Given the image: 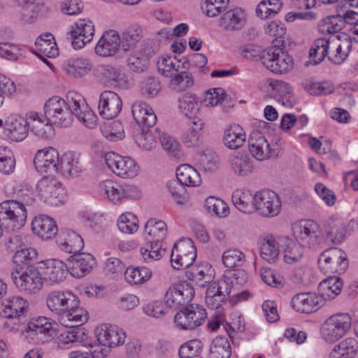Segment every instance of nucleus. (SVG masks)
Masks as SVG:
<instances>
[{
	"label": "nucleus",
	"instance_id": "1",
	"mask_svg": "<svg viewBox=\"0 0 358 358\" xmlns=\"http://www.w3.org/2000/svg\"><path fill=\"white\" fill-rule=\"evenodd\" d=\"M46 120L62 127H67L73 121V117L88 128L96 124V116L90 109L83 96L76 92H69L66 99L53 96L44 104Z\"/></svg>",
	"mask_w": 358,
	"mask_h": 358
},
{
	"label": "nucleus",
	"instance_id": "2",
	"mask_svg": "<svg viewBox=\"0 0 358 358\" xmlns=\"http://www.w3.org/2000/svg\"><path fill=\"white\" fill-rule=\"evenodd\" d=\"M48 308L66 327H78L88 320V313L80 306L78 297L69 289L54 290L45 298Z\"/></svg>",
	"mask_w": 358,
	"mask_h": 358
},
{
	"label": "nucleus",
	"instance_id": "3",
	"mask_svg": "<svg viewBox=\"0 0 358 358\" xmlns=\"http://www.w3.org/2000/svg\"><path fill=\"white\" fill-rule=\"evenodd\" d=\"M240 51L245 58L250 59L259 58L267 69L275 73H285L293 67L292 57L276 45L267 48L260 55L257 47L252 44L241 47Z\"/></svg>",
	"mask_w": 358,
	"mask_h": 358
},
{
	"label": "nucleus",
	"instance_id": "4",
	"mask_svg": "<svg viewBox=\"0 0 358 358\" xmlns=\"http://www.w3.org/2000/svg\"><path fill=\"white\" fill-rule=\"evenodd\" d=\"M34 193L26 190L17 199L6 200L0 203V220L10 229H20L26 222L27 208L34 205Z\"/></svg>",
	"mask_w": 358,
	"mask_h": 358
},
{
	"label": "nucleus",
	"instance_id": "5",
	"mask_svg": "<svg viewBox=\"0 0 358 358\" xmlns=\"http://www.w3.org/2000/svg\"><path fill=\"white\" fill-rule=\"evenodd\" d=\"M180 63L176 56L162 57L157 62L158 71L162 76L170 78L172 85L182 89L190 87L194 83L192 76L186 71L179 73Z\"/></svg>",
	"mask_w": 358,
	"mask_h": 358
},
{
	"label": "nucleus",
	"instance_id": "6",
	"mask_svg": "<svg viewBox=\"0 0 358 358\" xmlns=\"http://www.w3.org/2000/svg\"><path fill=\"white\" fill-rule=\"evenodd\" d=\"M351 324L352 320L348 314H334L322 324L320 329L322 338L327 343H334L347 334Z\"/></svg>",
	"mask_w": 358,
	"mask_h": 358
},
{
	"label": "nucleus",
	"instance_id": "7",
	"mask_svg": "<svg viewBox=\"0 0 358 358\" xmlns=\"http://www.w3.org/2000/svg\"><path fill=\"white\" fill-rule=\"evenodd\" d=\"M345 252L338 248H331L321 253L318 258L319 268L327 275L341 274L348 267Z\"/></svg>",
	"mask_w": 358,
	"mask_h": 358
},
{
	"label": "nucleus",
	"instance_id": "8",
	"mask_svg": "<svg viewBox=\"0 0 358 358\" xmlns=\"http://www.w3.org/2000/svg\"><path fill=\"white\" fill-rule=\"evenodd\" d=\"M36 189L41 199L50 206H57L66 200V191L54 176L42 178L38 182Z\"/></svg>",
	"mask_w": 358,
	"mask_h": 358
},
{
	"label": "nucleus",
	"instance_id": "9",
	"mask_svg": "<svg viewBox=\"0 0 358 358\" xmlns=\"http://www.w3.org/2000/svg\"><path fill=\"white\" fill-rule=\"evenodd\" d=\"M254 210L264 217L277 216L281 210V201L279 196L269 189L257 191L253 195Z\"/></svg>",
	"mask_w": 358,
	"mask_h": 358
},
{
	"label": "nucleus",
	"instance_id": "10",
	"mask_svg": "<svg viewBox=\"0 0 358 358\" xmlns=\"http://www.w3.org/2000/svg\"><path fill=\"white\" fill-rule=\"evenodd\" d=\"M232 289V281L224 276L209 285L206 291V304L215 312L223 313L222 304L226 301Z\"/></svg>",
	"mask_w": 358,
	"mask_h": 358
},
{
	"label": "nucleus",
	"instance_id": "11",
	"mask_svg": "<svg viewBox=\"0 0 358 358\" xmlns=\"http://www.w3.org/2000/svg\"><path fill=\"white\" fill-rule=\"evenodd\" d=\"M293 234L296 241L305 247L315 249L323 241L319 224L313 220H306L293 227Z\"/></svg>",
	"mask_w": 358,
	"mask_h": 358
},
{
	"label": "nucleus",
	"instance_id": "12",
	"mask_svg": "<svg viewBox=\"0 0 358 358\" xmlns=\"http://www.w3.org/2000/svg\"><path fill=\"white\" fill-rule=\"evenodd\" d=\"M206 318L207 313L203 306L191 304L176 314L174 322L180 329L192 330L201 326Z\"/></svg>",
	"mask_w": 358,
	"mask_h": 358
},
{
	"label": "nucleus",
	"instance_id": "13",
	"mask_svg": "<svg viewBox=\"0 0 358 358\" xmlns=\"http://www.w3.org/2000/svg\"><path fill=\"white\" fill-rule=\"evenodd\" d=\"M196 258V249L189 238L180 239L173 245L171 261L175 269H182L192 265Z\"/></svg>",
	"mask_w": 358,
	"mask_h": 358
},
{
	"label": "nucleus",
	"instance_id": "14",
	"mask_svg": "<svg viewBox=\"0 0 358 358\" xmlns=\"http://www.w3.org/2000/svg\"><path fill=\"white\" fill-rule=\"evenodd\" d=\"M10 276L16 287L27 294L35 293L43 287V278L37 267L12 271Z\"/></svg>",
	"mask_w": 358,
	"mask_h": 358
},
{
	"label": "nucleus",
	"instance_id": "15",
	"mask_svg": "<svg viewBox=\"0 0 358 358\" xmlns=\"http://www.w3.org/2000/svg\"><path fill=\"white\" fill-rule=\"evenodd\" d=\"M194 289L187 281H182L171 287L166 292L164 300L166 306L177 309L185 306L194 296Z\"/></svg>",
	"mask_w": 358,
	"mask_h": 358
},
{
	"label": "nucleus",
	"instance_id": "16",
	"mask_svg": "<svg viewBox=\"0 0 358 358\" xmlns=\"http://www.w3.org/2000/svg\"><path fill=\"white\" fill-rule=\"evenodd\" d=\"M59 159L58 151L52 147H48L36 152L34 163L38 173L53 176L59 172Z\"/></svg>",
	"mask_w": 358,
	"mask_h": 358
},
{
	"label": "nucleus",
	"instance_id": "17",
	"mask_svg": "<svg viewBox=\"0 0 358 358\" xmlns=\"http://www.w3.org/2000/svg\"><path fill=\"white\" fill-rule=\"evenodd\" d=\"M71 45L76 50L90 43L94 34V26L90 19H79L71 27Z\"/></svg>",
	"mask_w": 358,
	"mask_h": 358
},
{
	"label": "nucleus",
	"instance_id": "18",
	"mask_svg": "<svg viewBox=\"0 0 358 358\" xmlns=\"http://www.w3.org/2000/svg\"><path fill=\"white\" fill-rule=\"evenodd\" d=\"M27 338L44 342L47 338L55 336L52 324L45 317L30 321L22 331Z\"/></svg>",
	"mask_w": 358,
	"mask_h": 358
},
{
	"label": "nucleus",
	"instance_id": "19",
	"mask_svg": "<svg viewBox=\"0 0 358 358\" xmlns=\"http://www.w3.org/2000/svg\"><path fill=\"white\" fill-rule=\"evenodd\" d=\"M120 97L112 91H104L100 95L99 103V115L106 120L117 117L122 110Z\"/></svg>",
	"mask_w": 358,
	"mask_h": 358
},
{
	"label": "nucleus",
	"instance_id": "20",
	"mask_svg": "<svg viewBox=\"0 0 358 358\" xmlns=\"http://www.w3.org/2000/svg\"><path fill=\"white\" fill-rule=\"evenodd\" d=\"M96 337L97 342L111 348L122 345L126 334L123 329L116 326L104 324L96 329Z\"/></svg>",
	"mask_w": 358,
	"mask_h": 358
},
{
	"label": "nucleus",
	"instance_id": "21",
	"mask_svg": "<svg viewBox=\"0 0 358 358\" xmlns=\"http://www.w3.org/2000/svg\"><path fill=\"white\" fill-rule=\"evenodd\" d=\"M71 265L69 273L80 278L88 274L95 265V259L89 253H78L70 256L68 259Z\"/></svg>",
	"mask_w": 358,
	"mask_h": 358
},
{
	"label": "nucleus",
	"instance_id": "22",
	"mask_svg": "<svg viewBox=\"0 0 358 358\" xmlns=\"http://www.w3.org/2000/svg\"><path fill=\"white\" fill-rule=\"evenodd\" d=\"M293 307L299 312L310 313L317 310L324 304V298L315 293H300L292 299Z\"/></svg>",
	"mask_w": 358,
	"mask_h": 358
},
{
	"label": "nucleus",
	"instance_id": "23",
	"mask_svg": "<svg viewBox=\"0 0 358 358\" xmlns=\"http://www.w3.org/2000/svg\"><path fill=\"white\" fill-rule=\"evenodd\" d=\"M120 36L115 30L106 31L95 47V52L102 57L115 55L120 48Z\"/></svg>",
	"mask_w": 358,
	"mask_h": 358
},
{
	"label": "nucleus",
	"instance_id": "24",
	"mask_svg": "<svg viewBox=\"0 0 358 358\" xmlns=\"http://www.w3.org/2000/svg\"><path fill=\"white\" fill-rule=\"evenodd\" d=\"M248 147L251 155L257 160H264L271 157V149L262 132L252 131L248 139Z\"/></svg>",
	"mask_w": 358,
	"mask_h": 358
},
{
	"label": "nucleus",
	"instance_id": "25",
	"mask_svg": "<svg viewBox=\"0 0 358 358\" xmlns=\"http://www.w3.org/2000/svg\"><path fill=\"white\" fill-rule=\"evenodd\" d=\"M29 124L22 117H10L5 122L4 134L13 141H22L29 134Z\"/></svg>",
	"mask_w": 358,
	"mask_h": 358
},
{
	"label": "nucleus",
	"instance_id": "26",
	"mask_svg": "<svg viewBox=\"0 0 358 358\" xmlns=\"http://www.w3.org/2000/svg\"><path fill=\"white\" fill-rule=\"evenodd\" d=\"M31 229L34 234L45 240L52 238L58 231L55 220L45 215L34 217L31 222Z\"/></svg>",
	"mask_w": 358,
	"mask_h": 358
},
{
	"label": "nucleus",
	"instance_id": "27",
	"mask_svg": "<svg viewBox=\"0 0 358 358\" xmlns=\"http://www.w3.org/2000/svg\"><path fill=\"white\" fill-rule=\"evenodd\" d=\"M132 115L136 122L148 128L154 126L157 122V116L152 108L146 103L136 101L131 108Z\"/></svg>",
	"mask_w": 358,
	"mask_h": 358
},
{
	"label": "nucleus",
	"instance_id": "28",
	"mask_svg": "<svg viewBox=\"0 0 358 358\" xmlns=\"http://www.w3.org/2000/svg\"><path fill=\"white\" fill-rule=\"evenodd\" d=\"M94 75L112 85L122 86L125 83V75L119 68L110 65H99L94 69Z\"/></svg>",
	"mask_w": 358,
	"mask_h": 358
},
{
	"label": "nucleus",
	"instance_id": "29",
	"mask_svg": "<svg viewBox=\"0 0 358 358\" xmlns=\"http://www.w3.org/2000/svg\"><path fill=\"white\" fill-rule=\"evenodd\" d=\"M28 308V303L20 296L8 297L0 304V316L14 318L20 316Z\"/></svg>",
	"mask_w": 358,
	"mask_h": 358
},
{
	"label": "nucleus",
	"instance_id": "30",
	"mask_svg": "<svg viewBox=\"0 0 358 358\" xmlns=\"http://www.w3.org/2000/svg\"><path fill=\"white\" fill-rule=\"evenodd\" d=\"M231 171L238 176H246L254 169L252 160L247 155L241 152L231 155L229 159Z\"/></svg>",
	"mask_w": 358,
	"mask_h": 358
},
{
	"label": "nucleus",
	"instance_id": "31",
	"mask_svg": "<svg viewBox=\"0 0 358 358\" xmlns=\"http://www.w3.org/2000/svg\"><path fill=\"white\" fill-rule=\"evenodd\" d=\"M62 67L68 76L73 78H80L91 71L92 64L86 58H71L64 62Z\"/></svg>",
	"mask_w": 358,
	"mask_h": 358
},
{
	"label": "nucleus",
	"instance_id": "32",
	"mask_svg": "<svg viewBox=\"0 0 358 358\" xmlns=\"http://www.w3.org/2000/svg\"><path fill=\"white\" fill-rule=\"evenodd\" d=\"M38 252L34 248L25 247L17 250L13 257V261L15 268L13 271H23L26 268H35L34 264L37 261Z\"/></svg>",
	"mask_w": 358,
	"mask_h": 358
},
{
	"label": "nucleus",
	"instance_id": "33",
	"mask_svg": "<svg viewBox=\"0 0 358 358\" xmlns=\"http://www.w3.org/2000/svg\"><path fill=\"white\" fill-rule=\"evenodd\" d=\"M64 238L59 237L57 241L60 249L66 253L78 254L84 247L83 238L73 230H66L64 233Z\"/></svg>",
	"mask_w": 358,
	"mask_h": 358
},
{
	"label": "nucleus",
	"instance_id": "34",
	"mask_svg": "<svg viewBox=\"0 0 358 358\" xmlns=\"http://www.w3.org/2000/svg\"><path fill=\"white\" fill-rule=\"evenodd\" d=\"M220 25L229 31L241 29L245 22V14L240 8H234L224 13L220 20Z\"/></svg>",
	"mask_w": 358,
	"mask_h": 358
},
{
	"label": "nucleus",
	"instance_id": "35",
	"mask_svg": "<svg viewBox=\"0 0 358 358\" xmlns=\"http://www.w3.org/2000/svg\"><path fill=\"white\" fill-rule=\"evenodd\" d=\"M325 238L334 244L341 243L345 236V226L340 218L331 217L324 224Z\"/></svg>",
	"mask_w": 358,
	"mask_h": 358
},
{
	"label": "nucleus",
	"instance_id": "36",
	"mask_svg": "<svg viewBox=\"0 0 358 358\" xmlns=\"http://www.w3.org/2000/svg\"><path fill=\"white\" fill-rule=\"evenodd\" d=\"M45 264V278L52 283L57 284L62 282L69 272V267L59 259H50Z\"/></svg>",
	"mask_w": 358,
	"mask_h": 358
},
{
	"label": "nucleus",
	"instance_id": "37",
	"mask_svg": "<svg viewBox=\"0 0 358 358\" xmlns=\"http://www.w3.org/2000/svg\"><path fill=\"white\" fill-rule=\"evenodd\" d=\"M179 112L183 115L194 121L200 119L197 117L199 111V99L195 94L186 93L178 99Z\"/></svg>",
	"mask_w": 358,
	"mask_h": 358
},
{
	"label": "nucleus",
	"instance_id": "38",
	"mask_svg": "<svg viewBox=\"0 0 358 358\" xmlns=\"http://www.w3.org/2000/svg\"><path fill=\"white\" fill-rule=\"evenodd\" d=\"M29 119L32 120L31 123V131L36 136L43 139H50L54 136V127L52 122L47 120L45 123L39 117L38 113L31 112Z\"/></svg>",
	"mask_w": 358,
	"mask_h": 358
},
{
	"label": "nucleus",
	"instance_id": "39",
	"mask_svg": "<svg viewBox=\"0 0 358 358\" xmlns=\"http://www.w3.org/2000/svg\"><path fill=\"white\" fill-rule=\"evenodd\" d=\"M358 352V342L354 338H347L336 345L329 358H355Z\"/></svg>",
	"mask_w": 358,
	"mask_h": 358
},
{
	"label": "nucleus",
	"instance_id": "40",
	"mask_svg": "<svg viewBox=\"0 0 358 358\" xmlns=\"http://www.w3.org/2000/svg\"><path fill=\"white\" fill-rule=\"evenodd\" d=\"M246 140L243 129L238 124H232L224 131L223 141L224 145L231 150L241 147Z\"/></svg>",
	"mask_w": 358,
	"mask_h": 358
},
{
	"label": "nucleus",
	"instance_id": "41",
	"mask_svg": "<svg viewBox=\"0 0 358 358\" xmlns=\"http://www.w3.org/2000/svg\"><path fill=\"white\" fill-rule=\"evenodd\" d=\"M260 256L268 263L274 262L279 255V245L271 234L264 236L259 241Z\"/></svg>",
	"mask_w": 358,
	"mask_h": 358
},
{
	"label": "nucleus",
	"instance_id": "42",
	"mask_svg": "<svg viewBox=\"0 0 358 358\" xmlns=\"http://www.w3.org/2000/svg\"><path fill=\"white\" fill-rule=\"evenodd\" d=\"M120 36V48L123 51L133 50L136 44L141 40L143 30L137 25H133L127 28Z\"/></svg>",
	"mask_w": 358,
	"mask_h": 358
},
{
	"label": "nucleus",
	"instance_id": "43",
	"mask_svg": "<svg viewBox=\"0 0 358 358\" xmlns=\"http://www.w3.org/2000/svg\"><path fill=\"white\" fill-rule=\"evenodd\" d=\"M212 269L208 264L194 266L187 272L189 280L201 287H204L212 281Z\"/></svg>",
	"mask_w": 358,
	"mask_h": 358
},
{
	"label": "nucleus",
	"instance_id": "44",
	"mask_svg": "<svg viewBox=\"0 0 358 358\" xmlns=\"http://www.w3.org/2000/svg\"><path fill=\"white\" fill-rule=\"evenodd\" d=\"M176 178L185 186L197 187L201 183L199 173L192 166L180 165L176 170Z\"/></svg>",
	"mask_w": 358,
	"mask_h": 358
},
{
	"label": "nucleus",
	"instance_id": "45",
	"mask_svg": "<svg viewBox=\"0 0 358 358\" xmlns=\"http://www.w3.org/2000/svg\"><path fill=\"white\" fill-rule=\"evenodd\" d=\"M81 171L79 159L75 153L67 152L59 159V172L65 176L76 177Z\"/></svg>",
	"mask_w": 358,
	"mask_h": 358
},
{
	"label": "nucleus",
	"instance_id": "46",
	"mask_svg": "<svg viewBox=\"0 0 358 358\" xmlns=\"http://www.w3.org/2000/svg\"><path fill=\"white\" fill-rule=\"evenodd\" d=\"M284 260L287 264H294L299 261L303 255V245L299 242L289 238H284Z\"/></svg>",
	"mask_w": 358,
	"mask_h": 358
},
{
	"label": "nucleus",
	"instance_id": "47",
	"mask_svg": "<svg viewBox=\"0 0 358 358\" xmlns=\"http://www.w3.org/2000/svg\"><path fill=\"white\" fill-rule=\"evenodd\" d=\"M253 195L249 190L236 189L231 196V200L236 208L245 213L254 210Z\"/></svg>",
	"mask_w": 358,
	"mask_h": 358
},
{
	"label": "nucleus",
	"instance_id": "48",
	"mask_svg": "<svg viewBox=\"0 0 358 358\" xmlns=\"http://www.w3.org/2000/svg\"><path fill=\"white\" fill-rule=\"evenodd\" d=\"M328 45H329V37L317 38L309 51V63L313 65L321 63L328 55Z\"/></svg>",
	"mask_w": 358,
	"mask_h": 358
},
{
	"label": "nucleus",
	"instance_id": "49",
	"mask_svg": "<svg viewBox=\"0 0 358 358\" xmlns=\"http://www.w3.org/2000/svg\"><path fill=\"white\" fill-rule=\"evenodd\" d=\"M347 23L345 15L337 14L328 16L318 25L320 32L322 34H335L341 31Z\"/></svg>",
	"mask_w": 358,
	"mask_h": 358
},
{
	"label": "nucleus",
	"instance_id": "50",
	"mask_svg": "<svg viewBox=\"0 0 358 358\" xmlns=\"http://www.w3.org/2000/svg\"><path fill=\"white\" fill-rule=\"evenodd\" d=\"M231 355V348L227 338L216 337L211 343L208 358H229Z\"/></svg>",
	"mask_w": 358,
	"mask_h": 358
},
{
	"label": "nucleus",
	"instance_id": "51",
	"mask_svg": "<svg viewBox=\"0 0 358 358\" xmlns=\"http://www.w3.org/2000/svg\"><path fill=\"white\" fill-rule=\"evenodd\" d=\"M145 231L148 235L146 238L162 242L167 234V227L164 221L151 218L145 224Z\"/></svg>",
	"mask_w": 358,
	"mask_h": 358
},
{
	"label": "nucleus",
	"instance_id": "52",
	"mask_svg": "<svg viewBox=\"0 0 358 358\" xmlns=\"http://www.w3.org/2000/svg\"><path fill=\"white\" fill-rule=\"evenodd\" d=\"M147 245L141 248V254L145 262L160 259L165 253L162 241L146 238Z\"/></svg>",
	"mask_w": 358,
	"mask_h": 358
},
{
	"label": "nucleus",
	"instance_id": "53",
	"mask_svg": "<svg viewBox=\"0 0 358 358\" xmlns=\"http://www.w3.org/2000/svg\"><path fill=\"white\" fill-rule=\"evenodd\" d=\"M152 271L145 266L128 267L124 272V278L130 284H142L152 277Z\"/></svg>",
	"mask_w": 358,
	"mask_h": 358
},
{
	"label": "nucleus",
	"instance_id": "54",
	"mask_svg": "<svg viewBox=\"0 0 358 358\" xmlns=\"http://www.w3.org/2000/svg\"><path fill=\"white\" fill-rule=\"evenodd\" d=\"M99 192L103 196H106L113 203H117L122 199V184L108 180L101 182L99 186Z\"/></svg>",
	"mask_w": 358,
	"mask_h": 358
},
{
	"label": "nucleus",
	"instance_id": "55",
	"mask_svg": "<svg viewBox=\"0 0 358 358\" xmlns=\"http://www.w3.org/2000/svg\"><path fill=\"white\" fill-rule=\"evenodd\" d=\"M116 169H114V173L121 178H134L138 172V167L135 161L128 157H120L117 161Z\"/></svg>",
	"mask_w": 358,
	"mask_h": 358
},
{
	"label": "nucleus",
	"instance_id": "56",
	"mask_svg": "<svg viewBox=\"0 0 358 358\" xmlns=\"http://www.w3.org/2000/svg\"><path fill=\"white\" fill-rule=\"evenodd\" d=\"M301 85L308 94L313 96L327 95L334 90V85L329 82L319 83L306 80Z\"/></svg>",
	"mask_w": 358,
	"mask_h": 358
},
{
	"label": "nucleus",
	"instance_id": "57",
	"mask_svg": "<svg viewBox=\"0 0 358 358\" xmlns=\"http://www.w3.org/2000/svg\"><path fill=\"white\" fill-rule=\"evenodd\" d=\"M192 128L186 131L182 136V142L187 147L199 146L200 143V131L203 129V122L201 119H194L192 121Z\"/></svg>",
	"mask_w": 358,
	"mask_h": 358
},
{
	"label": "nucleus",
	"instance_id": "58",
	"mask_svg": "<svg viewBox=\"0 0 358 358\" xmlns=\"http://www.w3.org/2000/svg\"><path fill=\"white\" fill-rule=\"evenodd\" d=\"M205 207L210 213L220 217H225L229 213L228 205L223 200L213 196L206 199Z\"/></svg>",
	"mask_w": 358,
	"mask_h": 358
},
{
	"label": "nucleus",
	"instance_id": "59",
	"mask_svg": "<svg viewBox=\"0 0 358 358\" xmlns=\"http://www.w3.org/2000/svg\"><path fill=\"white\" fill-rule=\"evenodd\" d=\"M332 48H336L335 55L330 58V62L335 64H340L348 57L351 50L352 44L350 41L345 39L343 41L340 39H334Z\"/></svg>",
	"mask_w": 358,
	"mask_h": 358
},
{
	"label": "nucleus",
	"instance_id": "60",
	"mask_svg": "<svg viewBox=\"0 0 358 358\" xmlns=\"http://www.w3.org/2000/svg\"><path fill=\"white\" fill-rule=\"evenodd\" d=\"M117 225L122 233L131 234L138 230V220L134 214L125 213L119 217Z\"/></svg>",
	"mask_w": 358,
	"mask_h": 358
},
{
	"label": "nucleus",
	"instance_id": "61",
	"mask_svg": "<svg viewBox=\"0 0 358 358\" xmlns=\"http://www.w3.org/2000/svg\"><path fill=\"white\" fill-rule=\"evenodd\" d=\"M155 133L157 134L158 138L164 149L166 150L171 156L176 158L179 157V144L176 139L164 132L159 131L158 129H155Z\"/></svg>",
	"mask_w": 358,
	"mask_h": 358
},
{
	"label": "nucleus",
	"instance_id": "62",
	"mask_svg": "<svg viewBox=\"0 0 358 358\" xmlns=\"http://www.w3.org/2000/svg\"><path fill=\"white\" fill-rule=\"evenodd\" d=\"M222 262L226 267L241 266L245 262L244 254L238 249H228L222 254Z\"/></svg>",
	"mask_w": 358,
	"mask_h": 358
},
{
	"label": "nucleus",
	"instance_id": "63",
	"mask_svg": "<svg viewBox=\"0 0 358 358\" xmlns=\"http://www.w3.org/2000/svg\"><path fill=\"white\" fill-rule=\"evenodd\" d=\"M167 187L171 197L177 203L182 204L186 201V189L184 184L181 183L179 180L173 179L167 182Z\"/></svg>",
	"mask_w": 358,
	"mask_h": 358
},
{
	"label": "nucleus",
	"instance_id": "64",
	"mask_svg": "<svg viewBox=\"0 0 358 358\" xmlns=\"http://www.w3.org/2000/svg\"><path fill=\"white\" fill-rule=\"evenodd\" d=\"M15 166V160L10 150L0 148V172L9 175L13 172Z\"/></svg>",
	"mask_w": 358,
	"mask_h": 358
}]
</instances>
